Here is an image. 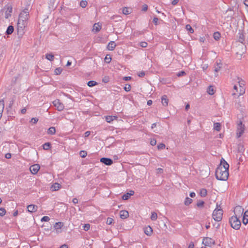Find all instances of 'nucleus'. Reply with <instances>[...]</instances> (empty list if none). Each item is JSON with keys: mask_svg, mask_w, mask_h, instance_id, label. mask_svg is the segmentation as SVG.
<instances>
[{"mask_svg": "<svg viewBox=\"0 0 248 248\" xmlns=\"http://www.w3.org/2000/svg\"><path fill=\"white\" fill-rule=\"evenodd\" d=\"M229 164L223 158H221L220 164L216 170L215 175L216 178L221 181L227 180L229 174Z\"/></svg>", "mask_w": 248, "mask_h": 248, "instance_id": "obj_1", "label": "nucleus"}, {"mask_svg": "<svg viewBox=\"0 0 248 248\" xmlns=\"http://www.w3.org/2000/svg\"><path fill=\"white\" fill-rule=\"evenodd\" d=\"M219 208L218 205H217V208L214 210L212 216L214 219L217 221H220L222 218L223 216V210L220 208Z\"/></svg>", "mask_w": 248, "mask_h": 248, "instance_id": "obj_2", "label": "nucleus"}, {"mask_svg": "<svg viewBox=\"0 0 248 248\" xmlns=\"http://www.w3.org/2000/svg\"><path fill=\"white\" fill-rule=\"evenodd\" d=\"M229 222L231 227L235 230L239 229L241 226V222L239 218L236 217H232L229 219Z\"/></svg>", "mask_w": 248, "mask_h": 248, "instance_id": "obj_3", "label": "nucleus"}, {"mask_svg": "<svg viewBox=\"0 0 248 248\" xmlns=\"http://www.w3.org/2000/svg\"><path fill=\"white\" fill-rule=\"evenodd\" d=\"M31 9L30 5V4L28 5L25 9L21 12L19 16V18L20 19H23L24 18L25 19L28 20L29 19V11Z\"/></svg>", "mask_w": 248, "mask_h": 248, "instance_id": "obj_4", "label": "nucleus"}, {"mask_svg": "<svg viewBox=\"0 0 248 248\" xmlns=\"http://www.w3.org/2000/svg\"><path fill=\"white\" fill-rule=\"evenodd\" d=\"M245 129V126L243 124L242 121H240L237 124V137L240 138L244 133Z\"/></svg>", "mask_w": 248, "mask_h": 248, "instance_id": "obj_5", "label": "nucleus"}, {"mask_svg": "<svg viewBox=\"0 0 248 248\" xmlns=\"http://www.w3.org/2000/svg\"><path fill=\"white\" fill-rule=\"evenodd\" d=\"M234 217L239 218L243 214L244 209L241 206H236L234 209Z\"/></svg>", "mask_w": 248, "mask_h": 248, "instance_id": "obj_6", "label": "nucleus"}, {"mask_svg": "<svg viewBox=\"0 0 248 248\" xmlns=\"http://www.w3.org/2000/svg\"><path fill=\"white\" fill-rule=\"evenodd\" d=\"M202 244L206 246L210 247L215 244V241L211 238L205 237L203 239Z\"/></svg>", "mask_w": 248, "mask_h": 248, "instance_id": "obj_7", "label": "nucleus"}, {"mask_svg": "<svg viewBox=\"0 0 248 248\" xmlns=\"http://www.w3.org/2000/svg\"><path fill=\"white\" fill-rule=\"evenodd\" d=\"M54 106L57 108L58 111H62L64 108V105L62 103L60 100L56 99L53 102Z\"/></svg>", "mask_w": 248, "mask_h": 248, "instance_id": "obj_8", "label": "nucleus"}, {"mask_svg": "<svg viewBox=\"0 0 248 248\" xmlns=\"http://www.w3.org/2000/svg\"><path fill=\"white\" fill-rule=\"evenodd\" d=\"M40 168V166L38 164L31 165L30 168L31 173L33 174H36Z\"/></svg>", "mask_w": 248, "mask_h": 248, "instance_id": "obj_9", "label": "nucleus"}, {"mask_svg": "<svg viewBox=\"0 0 248 248\" xmlns=\"http://www.w3.org/2000/svg\"><path fill=\"white\" fill-rule=\"evenodd\" d=\"M100 162L107 166H110L113 164V160L109 158L102 157L100 159Z\"/></svg>", "mask_w": 248, "mask_h": 248, "instance_id": "obj_10", "label": "nucleus"}, {"mask_svg": "<svg viewBox=\"0 0 248 248\" xmlns=\"http://www.w3.org/2000/svg\"><path fill=\"white\" fill-rule=\"evenodd\" d=\"M4 9H6L5 12V18L8 19L11 16L12 7L11 6H5L4 7Z\"/></svg>", "mask_w": 248, "mask_h": 248, "instance_id": "obj_11", "label": "nucleus"}, {"mask_svg": "<svg viewBox=\"0 0 248 248\" xmlns=\"http://www.w3.org/2000/svg\"><path fill=\"white\" fill-rule=\"evenodd\" d=\"M38 207L34 204H30L27 206L28 211L31 213H33L37 211Z\"/></svg>", "mask_w": 248, "mask_h": 248, "instance_id": "obj_12", "label": "nucleus"}, {"mask_svg": "<svg viewBox=\"0 0 248 248\" xmlns=\"http://www.w3.org/2000/svg\"><path fill=\"white\" fill-rule=\"evenodd\" d=\"M134 191L133 190H130L128 192L124 194L122 196V199L123 200H127L129 199L131 196L133 195Z\"/></svg>", "mask_w": 248, "mask_h": 248, "instance_id": "obj_13", "label": "nucleus"}, {"mask_svg": "<svg viewBox=\"0 0 248 248\" xmlns=\"http://www.w3.org/2000/svg\"><path fill=\"white\" fill-rule=\"evenodd\" d=\"M120 216L122 219H126L129 217V213L126 210H122L120 212Z\"/></svg>", "mask_w": 248, "mask_h": 248, "instance_id": "obj_14", "label": "nucleus"}, {"mask_svg": "<svg viewBox=\"0 0 248 248\" xmlns=\"http://www.w3.org/2000/svg\"><path fill=\"white\" fill-rule=\"evenodd\" d=\"M24 28H22L20 26L17 27V35L19 37H21L24 34Z\"/></svg>", "mask_w": 248, "mask_h": 248, "instance_id": "obj_15", "label": "nucleus"}, {"mask_svg": "<svg viewBox=\"0 0 248 248\" xmlns=\"http://www.w3.org/2000/svg\"><path fill=\"white\" fill-rule=\"evenodd\" d=\"M116 46V44L115 43V42L114 41H110L108 45L107 46V48L108 50H111V51H112L114 49V48H115Z\"/></svg>", "mask_w": 248, "mask_h": 248, "instance_id": "obj_16", "label": "nucleus"}, {"mask_svg": "<svg viewBox=\"0 0 248 248\" xmlns=\"http://www.w3.org/2000/svg\"><path fill=\"white\" fill-rule=\"evenodd\" d=\"M161 102L164 106H167L168 105L169 99L167 98L166 95H163L161 97Z\"/></svg>", "mask_w": 248, "mask_h": 248, "instance_id": "obj_17", "label": "nucleus"}, {"mask_svg": "<svg viewBox=\"0 0 248 248\" xmlns=\"http://www.w3.org/2000/svg\"><path fill=\"white\" fill-rule=\"evenodd\" d=\"M144 232L146 235L150 236L153 232V230L150 226H148L145 228Z\"/></svg>", "mask_w": 248, "mask_h": 248, "instance_id": "obj_18", "label": "nucleus"}, {"mask_svg": "<svg viewBox=\"0 0 248 248\" xmlns=\"http://www.w3.org/2000/svg\"><path fill=\"white\" fill-rule=\"evenodd\" d=\"M101 29V26L99 23H95L93 26V31H95V32H98Z\"/></svg>", "mask_w": 248, "mask_h": 248, "instance_id": "obj_19", "label": "nucleus"}, {"mask_svg": "<svg viewBox=\"0 0 248 248\" xmlns=\"http://www.w3.org/2000/svg\"><path fill=\"white\" fill-rule=\"evenodd\" d=\"M117 118V116H107L106 117V121L108 122V123H111V122H112L113 120H114L115 119H116Z\"/></svg>", "mask_w": 248, "mask_h": 248, "instance_id": "obj_20", "label": "nucleus"}, {"mask_svg": "<svg viewBox=\"0 0 248 248\" xmlns=\"http://www.w3.org/2000/svg\"><path fill=\"white\" fill-rule=\"evenodd\" d=\"M14 31V27L12 25H10L8 27L6 31V34L7 35L11 34Z\"/></svg>", "mask_w": 248, "mask_h": 248, "instance_id": "obj_21", "label": "nucleus"}, {"mask_svg": "<svg viewBox=\"0 0 248 248\" xmlns=\"http://www.w3.org/2000/svg\"><path fill=\"white\" fill-rule=\"evenodd\" d=\"M238 152L239 153H243L245 151L244 145L242 143H239L237 146Z\"/></svg>", "mask_w": 248, "mask_h": 248, "instance_id": "obj_22", "label": "nucleus"}, {"mask_svg": "<svg viewBox=\"0 0 248 248\" xmlns=\"http://www.w3.org/2000/svg\"><path fill=\"white\" fill-rule=\"evenodd\" d=\"M214 129L217 131H220L221 130V124L219 123H215L214 124Z\"/></svg>", "mask_w": 248, "mask_h": 248, "instance_id": "obj_23", "label": "nucleus"}, {"mask_svg": "<svg viewBox=\"0 0 248 248\" xmlns=\"http://www.w3.org/2000/svg\"><path fill=\"white\" fill-rule=\"evenodd\" d=\"M63 226V223L62 222H56L55 224L54 227L56 230H57L58 229H61Z\"/></svg>", "mask_w": 248, "mask_h": 248, "instance_id": "obj_24", "label": "nucleus"}, {"mask_svg": "<svg viewBox=\"0 0 248 248\" xmlns=\"http://www.w3.org/2000/svg\"><path fill=\"white\" fill-rule=\"evenodd\" d=\"M56 129L54 127H50L48 129L47 133L49 135H54L55 134Z\"/></svg>", "mask_w": 248, "mask_h": 248, "instance_id": "obj_25", "label": "nucleus"}, {"mask_svg": "<svg viewBox=\"0 0 248 248\" xmlns=\"http://www.w3.org/2000/svg\"><path fill=\"white\" fill-rule=\"evenodd\" d=\"M131 9L127 7H124L123 9V13L124 15H129L131 13Z\"/></svg>", "mask_w": 248, "mask_h": 248, "instance_id": "obj_26", "label": "nucleus"}, {"mask_svg": "<svg viewBox=\"0 0 248 248\" xmlns=\"http://www.w3.org/2000/svg\"><path fill=\"white\" fill-rule=\"evenodd\" d=\"M208 93L210 95H213L215 93V91H214V88H213V86H209L208 88H207V91Z\"/></svg>", "mask_w": 248, "mask_h": 248, "instance_id": "obj_27", "label": "nucleus"}, {"mask_svg": "<svg viewBox=\"0 0 248 248\" xmlns=\"http://www.w3.org/2000/svg\"><path fill=\"white\" fill-rule=\"evenodd\" d=\"M51 144L50 142H46L43 145V148L44 150H47L51 148Z\"/></svg>", "mask_w": 248, "mask_h": 248, "instance_id": "obj_28", "label": "nucleus"}, {"mask_svg": "<svg viewBox=\"0 0 248 248\" xmlns=\"http://www.w3.org/2000/svg\"><path fill=\"white\" fill-rule=\"evenodd\" d=\"M220 33L218 31L215 32L213 34V37L215 39V40L217 41L218 40L220 39Z\"/></svg>", "mask_w": 248, "mask_h": 248, "instance_id": "obj_29", "label": "nucleus"}, {"mask_svg": "<svg viewBox=\"0 0 248 248\" xmlns=\"http://www.w3.org/2000/svg\"><path fill=\"white\" fill-rule=\"evenodd\" d=\"M46 58L50 61H53L54 59V56L51 53L46 54Z\"/></svg>", "mask_w": 248, "mask_h": 248, "instance_id": "obj_30", "label": "nucleus"}, {"mask_svg": "<svg viewBox=\"0 0 248 248\" xmlns=\"http://www.w3.org/2000/svg\"><path fill=\"white\" fill-rule=\"evenodd\" d=\"M97 84V83L95 81H93V80H90L89 81H88V82L87 83V85L89 87H93L96 85Z\"/></svg>", "mask_w": 248, "mask_h": 248, "instance_id": "obj_31", "label": "nucleus"}, {"mask_svg": "<svg viewBox=\"0 0 248 248\" xmlns=\"http://www.w3.org/2000/svg\"><path fill=\"white\" fill-rule=\"evenodd\" d=\"M4 107V102L3 100L0 101V112L2 113Z\"/></svg>", "mask_w": 248, "mask_h": 248, "instance_id": "obj_32", "label": "nucleus"}, {"mask_svg": "<svg viewBox=\"0 0 248 248\" xmlns=\"http://www.w3.org/2000/svg\"><path fill=\"white\" fill-rule=\"evenodd\" d=\"M192 202V200L188 197H186L185 201V204L186 205H189Z\"/></svg>", "mask_w": 248, "mask_h": 248, "instance_id": "obj_33", "label": "nucleus"}, {"mask_svg": "<svg viewBox=\"0 0 248 248\" xmlns=\"http://www.w3.org/2000/svg\"><path fill=\"white\" fill-rule=\"evenodd\" d=\"M200 195L202 197H205L207 195V190L205 189L202 188L200 191Z\"/></svg>", "mask_w": 248, "mask_h": 248, "instance_id": "obj_34", "label": "nucleus"}, {"mask_svg": "<svg viewBox=\"0 0 248 248\" xmlns=\"http://www.w3.org/2000/svg\"><path fill=\"white\" fill-rule=\"evenodd\" d=\"M18 22H20L21 24H24V25L27 26L28 24V20L23 19H20V18H18Z\"/></svg>", "mask_w": 248, "mask_h": 248, "instance_id": "obj_35", "label": "nucleus"}, {"mask_svg": "<svg viewBox=\"0 0 248 248\" xmlns=\"http://www.w3.org/2000/svg\"><path fill=\"white\" fill-rule=\"evenodd\" d=\"M186 29L189 31L190 33H192L194 32V30L192 28L191 26L187 24L186 26Z\"/></svg>", "mask_w": 248, "mask_h": 248, "instance_id": "obj_36", "label": "nucleus"}, {"mask_svg": "<svg viewBox=\"0 0 248 248\" xmlns=\"http://www.w3.org/2000/svg\"><path fill=\"white\" fill-rule=\"evenodd\" d=\"M221 64L220 63H217V65L215 66V71L216 72H217L218 71L220 70V68H221Z\"/></svg>", "mask_w": 248, "mask_h": 248, "instance_id": "obj_37", "label": "nucleus"}, {"mask_svg": "<svg viewBox=\"0 0 248 248\" xmlns=\"http://www.w3.org/2000/svg\"><path fill=\"white\" fill-rule=\"evenodd\" d=\"M6 210L3 208V207H1L0 208V216L1 217H3L4 216L5 214H6Z\"/></svg>", "mask_w": 248, "mask_h": 248, "instance_id": "obj_38", "label": "nucleus"}, {"mask_svg": "<svg viewBox=\"0 0 248 248\" xmlns=\"http://www.w3.org/2000/svg\"><path fill=\"white\" fill-rule=\"evenodd\" d=\"M157 218V214L155 212H153L152 213L151 216V219L152 220H155Z\"/></svg>", "mask_w": 248, "mask_h": 248, "instance_id": "obj_39", "label": "nucleus"}, {"mask_svg": "<svg viewBox=\"0 0 248 248\" xmlns=\"http://www.w3.org/2000/svg\"><path fill=\"white\" fill-rule=\"evenodd\" d=\"M105 62L107 63H109L110 62H111V58L110 57V56L107 55L105 58Z\"/></svg>", "mask_w": 248, "mask_h": 248, "instance_id": "obj_40", "label": "nucleus"}, {"mask_svg": "<svg viewBox=\"0 0 248 248\" xmlns=\"http://www.w3.org/2000/svg\"><path fill=\"white\" fill-rule=\"evenodd\" d=\"M204 202L202 201H199L197 203V206L198 207H203L204 206Z\"/></svg>", "mask_w": 248, "mask_h": 248, "instance_id": "obj_41", "label": "nucleus"}, {"mask_svg": "<svg viewBox=\"0 0 248 248\" xmlns=\"http://www.w3.org/2000/svg\"><path fill=\"white\" fill-rule=\"evenodd\" d=\"M87 152L85 151H81L79 152V155L82 158L85 157L87 156Z\"/></svg>", "mask_w": 248, "mask_h": 248, "instance_id": "obj_42", "label": "nucleus"}, {"mask_svg": "<svg viewBox=\"0 0 248 248\" xmlns=\"http://www.w3.org/2000/svg\"><path fill=\"white\" fill-rule=\"evenodd\" d=\"M55 73L56 75H59L60 74H61L62 72V69H61V68H57L55 69Z\"/></svg>", "mask_w": 248, "mask_h": 248, "instance_id": "obj_43", "label": "nucleus"}, {"mask_svg": "<svg viewBox=\"0 0 248 248\" xmlns=\"http://www.w3.org/2000/svg\"><path fill=\"white\" fill-rule=\"evenodd\" d=\"M87 4V2L86 0H81L80 2V5L82 8H85Z\"/></svg>", "mask_w": 248, "mask_h": 248, "instance_id": "obj_44", "label": "nucleus"}, {"mask_svg": "<svg viewBox=\"0 0 248 248\" xmlns=\"http://www.w3.org/2000/svg\"><path fill=\"white\" fill-rule=\"evenodd\" d=\"M130 89H131V85L129 84H125V85L124 87V90H125V91L129 92L130 91Z\"/></svg>", "mask_w": 248, "mask_h": 248, "instance_id": "obj_45", "label": "nucleus"}, {"mask_svg": "<svg viewBox=\"0 0 248 248\" xmlns=\"http://www.w3.org/2000/svg\"><path fill=\"white\" fill-rule=\"evenodd\" d=\"M238 79L239 80L238 83H239V87L240 88H244V86H245L244 82H245L242 80H240L239 78H238Z\"/></svg>", "mask_w": 248, "mask_h": 248, "instance_id": "obj_46", "label": "nucleus"}, {"mask_svg": "<svg viewBox=\"0 0 248 248\" xmlns=\"http://www.w3.org/2000/svg\"><path fill=\"white\" fill-rule=\"evenodd\" d=\"M213 178H212V177L209 178L208 179V183L206 185H207V186H212L213 184Z\"/></svg>", "mask_w": 248, "mask_h": 248, "instance_id": "obj_47", "label": "nucleus"}, {"mask_svg": "<svg viewBox=\"0 0 248 248\" xmlns=\"http://www.w3.org/2000/svg\"><path fill=\"white\" fill-rule=\"evenodd\" d=\"M165 148V145L164 143H160L157 145V149L158 150H162Z\"/></svg>", "mask_w": 248, "mask_h": 248, "instance_id": "obj_48", "label": "nucleus"}, {"mask_svg": "<svg viewBox=\"0 0 248 248\" xmlns=\"http://www.w3.org/2000/svg\"><path fill=\"white\" fill-rule=\"evenodd\" d=\"M113 221V218L111 217H108L106 223L108 225H110L112 223Z\"/></svg>", "mask_w": 248, "mask_h": 248, "instance_id": "obj_49", "label": "nucleus"}, {"mask_svg": "<svg viewBox=\"0 0 248 248\" xmlns=\"http://www.w3.org/2000/svg\"><path fill=\"white\" fill-rule=\"evenodd\" d=\"M49 220L50 218L47 216H44L41 219V221H48Z\"/></svg>", "mask_w": 248, "mask_h": 248, "instance_id": "obj_50", "label": "nucleus"}, {"mask_svg": "<svg viewBox=\"0 0 248 248\" xmlns=\"http://www.w3.org/2000/svg\"><path fill=\"white\" fill-rule=\"evenodd\" d=\"M186 74V73L184 71H181L177 74V76L178 77H181L185 75Z\"/></svg>", "mask_w": 248, "mask_h": 248, "instance_id": "obj_51", "label": "nucleus"}, {"mask_svg": "<svg viewBox=\"0 0 248 248\" xmlns=\"http://www.w3.org/2000/svg\"><path fill=\"white\" fill-rule=\"evenodd\" d=\"M239 41L240 42L243 43V42L245 41L244 37L243 34H240L239 36Z\"/></svg>", "mask_w": 248, "mask_h": 248, "instance_id": "obj_52", "label": "nucleus"}, {"mask_svg": "<svg viewBox=\"0 0 248 248\" xmlns=\"http://www.w3.org/2000/svg\"><path fill=\"white\" fill-rule=\"evenodd\" d=\"M60 187H50V190L52 192L58 191V190H59Z\"/></svg>", "mask_w": 248, "mask_h": 248, "instance_id": "obj_53", "label": "nucleus"}, {"mask_svg": "<svg viewBox=\"0 0 248 248\" xmlns=\"http://www.w3.org/2000/svg\"><path fill=\"white\" fill-rule=\"evenodd\" d=\"M147 45H148V44L147 43L145 42H141L140 43V46H141L142 47H146L147 46Z\"/></svg>", "mask_w": 248, "mask_h": 248, "instance_id": "obj_54", "label": "nucleus"}, {"mask_svg": "<svg viewBox=\"0 0 248 248\" xmlns=\"http://www.w3.org/2000/svg\"><path fill=\"white\" fill-rule=\"evenodd\" d=\"M156 143V140L155 139H152L151 140L150 144L152 146H154Z\"/></svg>", "mask_w": 248, "mask_h": 248, "instance_id": "obj_55", "label": "nucleus"}, {"mask_svg": "<svg viewBox=\"0 0 248 248\" xmlns=\"http://www.w3.org/2000/svg\"><path fill=\"white\" fill-rule=\"evenodd\" d=\"M84 230L85 231H88L90 229V225L89 224H86L84 225Z\"/></svg>", "mask_w": 248, "mask_h": 248, "instance_id": "obj_56", "label": "nucleus"}, {"mask_svg": "<svg viewBox=\"0 0 248 248\" xmlns=\"http://www.w3.org/2000/svg\"><path fill=\"white\" fill-rule=\"evenodd\" d=\"M158 18L157 17H155L153 18V22L155 25H157L158 24Z\"/></svg>", "mask_w": 248, "mask_h": 248, "instance_id": "obj_57", "label": "nucleus"}, {"mask_svg": "<svg viewBox=\"0 0 248 248\" xmlns=\"http://www.w3.org/2000/svg\"><path fill=\"white\" fill-rule=\"evenodd\" d=\"M243 223L245 225H246L248 223V217H243Z\"/></svg>", "mask_w": 248, "mask_h": 248, "instance_id": "obj_58", "label": "nucleus"}, {"mask_svg": "<svg viewBox=\"0 0 248 248\" xmlns=\"http://www.w3.org/2000/svg\"><path fill=\"white\" fill-rule=\"evenodd\" d=\"M240 88V89L239 95H241L245 93V88Z\"/></svg>", "mask_w": 248, "mask_h": 248, "instance_id": "obj_59", "label": "nucleus"}, {"mask_svg": "<svg viewBox=\"0 0 248 248\" xmlns=\"http://www.w3.org/2000/svg\"><path fill=\"white\" fill-rule=\"evenodd\" d=\"M38 121V119L37 118H33L31 120V122L33 124H36Z\"/></svg>", "mask_w": 248, "mask_h": 248, "instance_id": "obj_60", "label": "nucleus"}, {"mask_svg": "<svg viewBox=\"0 0 248 248\" xmlns=\"http://www.w3.org/2000/svg\"><path fill=\"white\" fill-rule=\"evenodd\" d=\"M147 9H148V6H147V5H146V4H144V5L142 6V11H146L147 10Z\"/></svg>", "mask_w": 248, "mask_h": 248, "instance_id": "obj_61", "label": "nucleus"}, {"mask_svg": "<svg viewBox=\"0 0 248 248\" xmlns=\"http://www.w3.org/2000/svg\"><path fill=\"white\" fill-rule=\"evenodd\" d=\"M138 76L140 78L143 77L145 76V72L144 71H141L138 74Z\"/></svg>", "mask_w": 248, "mask_h": 248, "instance_id": "obj_62", "label": "nucleus"}, {"mask_svg": "<svg viewBox=\"0 0 248 248\" xmlns=\"http://www.w3.org/2000/svg\"><path fill=\"white\" fill-rule=\"evenodd\" d=\"M5 157L7 159H10L11 158V154L10 153H7L5 155Z\"/></svg>", "mask_w": 248, "mask_h": 248, "instance_id": "obj_63", "label": "nucleus"}, {"mask_svg": "<svg viewBox=\"0 0 248 248\" xmlns=\"http://www.w3.org/2000/svg\"><path fill=\"white\" fill-rule=\"evenodd\" d=\"M18 26L19 27L20 26V27H22V28H25L27 26L24 25V24H21L20 22H17V27H18Z\"/></svg>", "mask_w": 248, "mask_h": 248, "instance_id": "obj_64", "label": "nucleus"}]
</instances>
